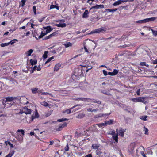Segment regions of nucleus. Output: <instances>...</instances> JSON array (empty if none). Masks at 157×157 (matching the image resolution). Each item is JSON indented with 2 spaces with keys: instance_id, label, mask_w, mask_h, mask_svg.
I'll use <instances>...</instances> for the list:
<instances>
[{
  "instance_id": "obj_53",
  "label": "nucleus",
  "mask_w": 157,
  "mask_h": 157,
  "mask_svg": "<svg viewBox=\"0 0 157 157\" xmlns=\"http://www.w3.org/2000/svg\"><path fill=\"white\" fill-rule=\"evenodd\" d=\"M84 115L83 114H79L78 115V118H82L84 117Z\"/></svg>"
},
{
  "instance_id": "obj_30",
  "label": "nucleus",
  "mask_w": 157,
  "mask_h": 157,
  "mask_svg": "<svg viewBox=\"0 0 157 157\" xmlns=\"http://www.w3.org/2000/svg\"><path fill=\"white\" fill-rule=\"evenodd\" d=\"M78 105V104L77 105H75L72 108H71L70 109H67L65 111V112H66L67 113V114H70L71 113V109H73V108L75 107L76 106H77L78 105Z\"/></svg>"
},
{
  "instance_id": "obj_59",
  "label": "nucleus",
  "mask_w": 157,
  "mask_h": 157,
  "mask_svg": "<svg viewBox=\"0 0 157 157\" xmlns=\"http://www.w3.org/2000/svg\"><path fill=\"white\" fill-rule=\"evenodd\" d=\"M36 68H37L36 66H34L33 68L32 71V73H33V72L34 71H35L36 70Z\"/></svg>"
},
{
  "instance_id": "obj_26",
  "label": "nucleus",
  "mask_w": 157,
  "mask_h": 157,
  "mask_svg": "<svg viewBox=\"0 0 157 157\" xmlns=\"http://www.w3.org/2000/svg\"><path fill=\"white\" fill-rule=\"evenodd\" d=\"M107 12H112L114 13V12L116 11L117 10V9H107L105 10Z\"/></svg>"
},
{
  "instance_id": "obj_2",
  "label": "nucleus",
  "mask_w": 157,
  "mask_h": 157,
  "mask_svg": "<svg viewBox=\"0 0 157 157\" xmlns=\"http://www.w3.org/2000/svg\"><path fill=\"white\" fill-rule=\"evenodd\" d=\"M156 19V17H152L149 18H146L141 20H138L136 21L137 23L141 24L145 23L147 22L155 20Z\"/></svg>"
},
{
  "instance_id": "obj_55",
  "label": "nucleus",
  "mask_w": 157,
  "mask_h": 157,
  "mask_svg": "<svg viewBox=\"0 0 157 157\" xmlns=\"http://www.w3.org/2000/svg\"><path fill=\"white\" fill-rule=\"evenodd\" d=\"M103 72L105 76L107 75L108 74L107 71L105 70H103Z\"/></svg>"
},
{
  "instance_id": "obj_46",
  "label": "nucleus",
  "mask_w": 157,
  "mask_h": 157,
  "mask_svg": "<svg viewBox=\"0 0 157 157\" xmlns=\"http://www.w3.org/2000/svg\"><path fill=\"white\" fill-rule=\"evenodd\" d=\"M113 74L114 75H115L116 74H117L118 73V71L117 70L114 69V70L113 71Z\"/></svg>"
},
{
  "instance_id": "obj_17",
  "label": "nucleus",
  "mask_w": 157,
  "mask_h": 157,
  "mask_svg": "<svg viewBox=\"0 0 157 157\" xmlns=\"http://www.w3.org/2000/svg\"><path fill=\"white\" fill-rule=\"evenodd\" d=\"M89 12L87 10H85L82 15V17L83 18H86L88 17Z\"/></svg>"
},
{
  "instance_id": "obj_54",
  "label": "nucleus",
  "mask_w": 157,
  "mask_h": 157,
  "mask_svg": "<svg viewBox=\"0 0 157 157\" xmlns=\"http://www.w3.org/2000/svg\"><path fill=\"white\" fill-rule=\"evenodd\" d=\"M84 48L85 49V51L87 52V53H89V52L88 50L87 49V48L86 47V46L84 44Z\"/></svg>"
},
{
  "instance_id": "obj_49",
  "label": "nucleus",
  "mask_w": 157,
  "mask_h": 157,
  "mask_svg": "<svg viewBox=\"0 0 157 157\" xmlns=\"http://www.w3.org/2000/svg\"><path fill=\"white\" fill-rule=\"evenodd\" d=\"M69 149V147L68 146V145L67 143V145L64 148V150L65 151H68Z\"/></svg>"
},
{
  "instance_id": "obj_32",
  "label": "nucleus",
  "mask_w": 157,
  "mask_h": 157,
  "mask_svg": "<svg viewBox=\"0 0 157 157\" xmlns=\"http://www.w3.org/2000/svg\"><path fill=\"white\" fill-rule=\"evenodd\" d=\"M54 8H56L57 10H59V6H58L54 5H51L50 6V9H52Z\"/></svg>"
},
{
  "instance_id": "obj_18",
  "label": "nucleus",
  "mask_w": 157,
  "mask_h": 157,
  "mask_svg": "<svg viewBox=\"0 0 157 157\" xmlns=\"http://www.w3.org/2000/svg\"><path fill=\"white\" fill-rule=\"evenodd\" d=\"M95 153L96 155L100 157L102 153L101 150L100 148H98L96 149Z\"/></svg>"
},
{
  "instance_id": "obj_40",
  "label": "nucleus",
  "mask_w": 157,
  "mask_h": 157,
  "mask_svg": "<svg viewBox=\"0 0 157 157\" xmlns=\"http://www.w3.org/2000/svg\"><path fill=\"white\" fill-rule=\"evenodd\" d=\"M140 65L141 66H145L147 67L149 66V65L147 64L145 62H141L140 63Z\"/></svg>"
},
{
  "instance_id": "obj_58",
  "label": "nucleus",
  "mask_w": 157,
  "mask_h": 157,
  "mask_svg": "<svg viewBox=\"0 0 157 157\" xmlns=\"http://www.w3.org/2000/svg\"><path fill=\"white\" fill-rule=\"evenodd\" d=\"M87 111L88 112H93V109L92 108H90L87 109Z\"/></svg>"
},
{
  "instance_id": "obj_7",
  "label": "nucleus",
  "mask_w": 157,
  "mask_h": 157,
  "mask_svg": "<svg viewBox=\"0 0 157 157\" xmlns=\"http://www.w3.org/2000/svg\"><path fill=\"white\" fill-rule=\"evenodd\" d=\"M75 100L76 101L81 100L84 101H86L87 102H90L91 99L85 98H78L75 99Z\"/></svg>"
},
{
  "instance_id": "obj_37",
  "label": "nucleus",
  "mask_w": 157,
  "mask_h": 157,
  "mask_svg": "<svg viewBox=\"0 0 157 157\" xmlns=\"http://www.w3.org/2000/svg\"><path fill=\"white\" fill-rule=\"evenodd\" d=\"M68 120V119L63 118L61 119H58L57 121L59 122H61L63 121H67Z\"/></svg>"
},
{
  "instance_id": "obj_36",
  "label": "nucleus",
  "mask_w": 157,
  "mask_h": 157,
  "mask_svg": "<svg viewBox=\"0 0 157 157\" xmlns=\"http://www.w3.org/2000/svg\"><path fill=\"white\" fill-rule=\"evenodd\" d=\"M16 41H18V40L17 39H13L10 42H8V43H9V45L10 44H11V45H12L14 43L16 42Z\"/></svg>"
},
{
  "instance_id": "obj_19",
  "label": "nucleus",
  "mask_w": 157,
  "mask_h": 157,
  "mask_svg": "<svg viewBox=\"0 0 157 157\" xmlns=\"http://www.w3.org/2000/svg\"><path fill=\"white\" fill-rule=\"evenodd\" d=\"M61 66V65L60 63L56 64L54 67V71H57Z\"/></svg>"
},
{
  "instance_id": "obj_42",
  "label": "nucleus",
  "mask_w": 157,
  "mask_h": 157,
  "mask_svg": "<svg viewBox=\"0 0 157 157\" xmlns=\"http://www.w3.org/2000/svg\"><path fill=\"white\" fill-rule=\"evenodd\" d=\"M54 59V56H52L51 57L49 58L45 62V64H46L50 62L52 59Z\"/></svg>"
},
{
  "instance_id": "obj_60",
  "label": "nucleus",
  "mask_w": 157,
  "mask_h": 157,
  "mask_svg": "<svg viewBox=\"0 0 157 157\" xmlns=\"http://www.w3.org/2000/svg\"><path fill=\"white\" fill-rule=\"evenodd\" d=\"M84 157H93L91 154H89L86 155Z\"/></svg>"
},
{
  "instance_id": "obj_43",
  "label": "nucleus",
  "mask_w": 157,
  "mask_h": 157,
  "mask_svg": "<svg viewBox=\"0 0 157 157\" xmlns=\"http://www.w3.org/2000/svg\"><path fill=\"white\" fill-rule=\"evenodd\" d=\"M102 93L104 94L107 95H111L110 94L109 92H107L106 91L103 90Z\"/></svg>"
},
{
  "instance_id": "obj_27",
  "label": "nucleus",
  "mask_w": 157,
  "mask_h": 157,
  "mask_svg": "<svg viewBox=\"0 0 157 157\" xmlns=\"http://www.w3.org/2000/svg\"><path fill=\"white\" fill-rule=\"evenodd\" d=\"M90 102H91L97 103L98 104H101V102L100 101H97L94 99H91Z\"/></svg>"
},
{
  "instance_id": "obj_33",
  "label": "nucleus",
  "mask_w": 157,
  "mask_h": 157,
  "mask_svg": "<svg viewBox=\"0 0 157 157\" xmlns=\"http://www.w3.org/2000/svg\"><path fill=\"white\" fill-rule=\"evenodd\" d=\"M121 0H119L117 1H116L113 4V6H115L117 5H118L120 4L121 3Z\"/></svg>"
},
{
  "instance_id": "obj_14",
  "label": "nucleus",
  "mask_w": 157,
  "mask_h": 157,
  "mask_svg": "<svg viewBox=\"0 0 157 157\" xmlns=\"http://www.w3.org/2000/svg\"><path fill=\"white\" fill-rule=\"evenodd\" d=\"M32 92L33 94H35L36 93H40V90H38V88H33L31 89Z\"/></svg>"
},
{
  "instance_id": "obj_41",
  "label": "nucleus",
  "mask_w": 157,
  "mask_h": 157,
  "mask_svg": "<svg viewBox=\"0 0 157 157\" xmlns=\"http://www.w3.org/2000/svg\"><path fill=\"white\" fill-rule=\"evenodd\" d=\"M48 53V52L47 51H45L44 52V54L43 55V57L44 59H46L48 55L47 54Z\"/></svg>"
},
{
  "instance_id": "obj_61",
  "label": "nucleus",
  "mask_w": 157,
  "mask_h": 157,
  "mask_svg": "<svg viewBox=\"0 0 157 157\" xmlns=\"http://www.w3.org/2000/svg\"><path fill=\"white\" fill-rule=\"evenodd\" d=\"M51 114V113L50 112H49L46 114L45 116L46 117H47L49 116Z\"/></svg>"
},
{
  "instance_id": "obj_24",
  "label": "nucleus",
  "mask_w": 157,
  "mask_h": 157,
  "mask_svg": "<svg viewBox=\"0 0 157 157\" xmlns=\"http://www.w3.org/2000/svg\"><path fill=\"white\" fill-rule=\"evenodd\" d=\"M14 150H11L10 152L5 157H11L14 154Z\"/></svg>"
},
{
  "instance_id": "obj_10",
  "label": "nucleus",
  "mask_w": 157,
  "mask_h": 157,
  "mask_svg": "<svg viewBox=\"0 0 157 157\" xmlns=\"http://www.w3.org/2000/svg\"><path fill=\"white\" fill-rule=\"evenodd\" d=\"M16 98H17L15 97H7L6 98V101L12 102Z\"/></svg>"
},
{
  "instance_id": "obj_8",
  "label": "nucleus",
  "mask_w": 157,
  "mask_h": 157,
  "mask_svg": "<svg viewBox=\"0 0 157 157\" xmlns=\"http://www.w3.org/2000/svg\"><path fill=\"white\" fill-rule=\"evenodd\" d=\"M104 8V6L103 5H96L95 6H92L90 10H91L93 9H97L99 8Z\"/></svg>"
},
{
  "instance_id": "obj_22",
  "label": "nucleus",
  "mask_w": 157,
  "mask_h": 157,
  "mask_svg": "<svg viewBox=\"0 0 157 157\" xmlns=\"http://www.w3.org/2000/svg\"><path fill=\"white\" fill-rule=\"evenodd\" d=\"M138 102H142L144 103L145 101V99L144 97H138Z\"/></svg>"
},
{
  "instance_id": "obj_29",
  "label": "nucleus",
  "mask_w": 157,
  "mask_h": 157,
  "mask_svg": "<svg viewBox=\"0 0 157 157\" xmlns=\"http://www.w3.org/2000/svg\"><path fill=\"white\" fill-rule=\"evenodd\" d=\"M63 45L65 46V48H67L69 47H71L72 45V44L70 42H68L66 43H64Z\"/></svg>"
},
{
  "instance_id": "obj_48",
  "label": "nucleus",
  "mask_w": 157,
  "mask_h": 157,
  "mask_svg": "<svg viewBox=\"0 0 157 157\" xmlns=\"http://www.w3.org/2000/svg\"><path fill=\"white\" fill-rule=\"evenodd\" d=\"M25 2H26V0H21V6L22 7H23L24 6Z\"/></svg>"
},
{
  "instance_id": "obj_56",
  "label": "nucleus",
  "mask_w": 157,
  "mask_h": 157,
  "mask_svg": "<svg viewBox=\"0 0 157 157\" xmlns=\"http://www.w3.org/2000/svg\"><path fill=\"white\" fill-rule=\"evenodd\" d=\"M23 113H25L24 112L23 109H22V110H20V111L18 114H21Z\"/></svg>"
},
{
  "instance_id": "obj_6",
  "label": "nucleus",
  "mask_w": 157,
  "mask_h": 157,
  "mask_svg": "<svg viewBox=\"0 0 157 157\" xmlns=\"http://www.w3.org/2000/svg\"><path fill=\"white\" fill-rule=\"evenodd\" d=\"M57 32H55L52 33L50 34V35H48V36H46L45 37L44 39L43 40H47L48 39H49L52 37H53V36H56V35L57 34Z\"/></svg>"
},
{
  "instance_id": "obj_62",
  "label": "nucleus",
  "mask_w": 157,
  "mask_h": 157,
  "mask_svg": "<svg viewBox=\"0 0 157 157\" xmlns=\"http://www.w3.org/2000/svg\"><path fill=\"white\" fill-rule=\"evenodd\" d=\"M41 94L42 95H46L47 94H49V95L51 94H49L48 92H43V93H42Z\"/></svg>"
},
{
  "instance_id": "obj_16",
  "label": "nucleus",
  "mask_w": 157,
  "mask_h": 157,
  "mask_svg": "<svg viewBox=\"0 0 157 157\" xmlns=\"http://www.w3.org/2000/svg\"><path fill=\"white\" fill-rule=\"evenodd\" d=\"M100 144L98 143H95L92 145V147L93 149H97L100 147Z\"/></svg>"
},
{
  "instance_id": "obj_34",
  "label": "nucleus",
  "mask_w": 157,
  "mask_h": 157,
  "mask_svg": "<svg viewBox=\"0 0 157 157\" xmlns=\"http://www.w3.org/2000/svg\"><path fill=\"white\" fill-rule=\"evenodd\" d=\"M96 125L99 127H102L103 126H106V124H105V122L104 123L97 124Z\"/></svg>"
},
{
  "instance_id": "obj_5",
  "label": "nucleus",
  "mask_w": 157,
  "mask_h": 157,
  "mask_svg": "<svg viewBox=\"0 0 157 157\" xmlns=\"http://www.w3.org/2000/svg\"><path fill=\"white\" fill-rule=\"evenodd\" d=\"M67 123L64 122L63 124H60L58 127L56 128V130L58 131H61L63 128L67 126Z\"/></svg>"
},
{
  "instance_id": "obj_21",
  "label": "nucleus",
  "mask_w": 157,
  "mask_h": 157,
  "mask_svg": "<svg viewBox=\"0 0 157 157\" xmlns=\"http://www.w3.org/2000/svg\"><path fill=\"white\" fill-rule=\"evenodd\" d=\"M55 25L58 27H61L62 28L65 27H66L67 25L66 23H59L58 24H56Z\"/></svg>"
},
{
  "instance_id": "obj_39",
  "label": "nucleus",
  "mask_w": 157,
  "mask_h": 157,
  "mask_svg": "<svg viewBox=\"0 0 157 157\" xmlns=\"http://www.w3.org/2000/svg\"><path fill=\"white\" fill-rule=\"evenodd\" d=\"M9 45V43H1L0 44V46L1 47H3L6 46H7Z\"/></svg>"
},
{
  "instance_id": "obj_63",
  "label": "nucleus",
  "mask_w": 157,
  "mask_h": 157,
  "mask_svg": "<svg viewBox=\"0 0 157 157\" xmlns=\"http://www.w3.org/2000/svg\"><path fill=\"white\" fill-rule=\"evenodd\" d=\"M136 93L138 95H140V89H138L136 91Z\"/></svg>"
},
{
  "instance_id": "obj_52",
  "label": "nucleus",
  "mask_w": 157,
  "mask_h": 157,
  "mask_svg": "<svg viewBox=\"0 0 157 157\" xmlns=\"http://www.w3.org/2000/svg\"><path fill=\"white\" fill-rule=\"evenodd\" d=\"M147 116H142V118H141V119L143 120L144 121H146V118H147Z\"/></svg>"
},
{
  "instance_id": "obj_47",
  "label": "nucleus",
  "mask_w": 157,
  "mask_h": 157,
  "mask_svg": "<svg viewBox=\"0 0 157 157\" xmlns=\"http://www.w3.org/2000/svg\"><path fill=\"white\" fill-rule=\"evenodd\" d=\"M33 9L34 14L35 15L36 14V6H33Z\"/></svg>"
},
{
  "instance_id": "obj_9",
  "label": "nucleus",
  "mask_w": 157,
  "mask_h": 157,
  "mask_svg": "<svg viewBox=\"0 0 157 157\" xmlns=\"http://www.w3.org/2000/svg\"><path fill=\"white\" fill-rule=\"evenodd\" d=\"M23 109L25 113L26 114H30L32 111L31 109H29L26 106L24 107L23 108Z\"/></svg>"
},
{
  "instance_id": "obj_4",
  "label": "nucleus",
  "mask_w": 157,
  "mask_h": 157,
  "mask_svg": "<svg viewBox=\"0 0 157 157\" xmlns=\"http://www.w3.org/2000/svg\"><path fill=\"white\" fill-rule=\"evenodd\" d=\"M106 31V28L105 27H101L99 28L96 29L94 30H93L91 32L90 34L94 33H99L101 32H105Z\"/></svg>"
},
{
  "instance_id": "obj_51",
  "label": "nucleus",
  "mask_w": 157,
  "mask_h": 157,
  "mask_svg": "<svg viewBox=\"0 0 157 157\" xmlns=\"http://www.w3.org/2000/svg\"><path fill=\"white\" fill-rule=\"evenodd\" d=\"M132 101L134 102H138V97L133 98Z\"/></svg>"
},
{
  "instance_id": "obj_57",
  "label": "nucleus",
  "mask_w": 157,
  "mask_h": 157,
  "mask_svg": "<svg viewBox=\"0 0 157 157\" xmlns=\"http://www.w3.org/2000/svg\"><path fill=\"white\" fill-rule=\"evenodd\" d=\"M8 144L9 146L10 147H14L13 144L11 143L10 142H8Z\"/></svg>"
},
{
  "instance_id": "obj_35",
  "label": "nucleus",
  "mask_w": 157,
  "mask_h": 157,
  "mask_svg": "<svg viewBox=\"0 0 157 157\" xmlns=\"http://www.w3.org/2000/svg\"><path fill=\"white\" fill-rule=\"evenodd\" d=\"M84 67H85V68H84V69L82 68V69L83 70H82L83 73H85V71H86V72H88L89 71V70L91 69L92 68V67H91L90 69H87V67L86 66H84Z\"/></svg>"
},
{
  "instance_id": "obj_3",
  "label": "nucleus",
  "mask_w": 157,
  "mask_h": 157,
  "mask_svg": "<svg viewBox=\"0 0 157 157\" xmlns=\"http://www.w3.org/2000/svg\"><path fill=\"white\" fill-rule=\"evenodd\" d=\"M125 131V129H124L120 127L119 129H117L116 132L117 133L118 135L122 137H123L124 136V132Z\"/></svg>"
},
{
  "instance_id": "obj_28",
  "label": "nucleus",
  "mask_w": 157,
  "mask_h": 157,
  "mask_svg": "<svg viewBox=\"0 0 157 157\" xmlns=\"http://www.w3.org/2000/svg\"><path fill=\"white\" fill-rule=\"evenodd\" d=\"M33 52V50L32 49H30L26 52V54L27 56H31V54Z\"/></svg>"
},
{
  "instance_id": "obj_64",
  "label": "nucleus",
  "mask_w": 157,
  "mask_h": 157,
  "mask_svg": "<svg viewBox=\"0 0 157 157\" xmlns=\"http://www.w3.org/2000/svg\"><path fill=\"white\" fill-rule=\"evenodd\" d=\"M153 63L154 64H157V59H156L153 61Z\"/></svg>"
},
{
  "instance_id": "obj_44",
  "label": "nucleus",
  "mask_w": 157,
  "mask_h": 157,
  "mask_svg": "<svg viewBox=\"0 0 157 157\" xmlns=\"http://www.w3.org/2000/svg\"><path fill=\"white\" fill-rule=\"evenodd\" d=\"M151 31L153 35L155 36L157 35V31H155L153 29H151Z\"/></svg>"
},
{
  "instance_id": "obj_25",
  "label": "nucleus",
  "mask_w": 157,
  "mask_h": 157,
  "mask_svg": "<svg viewBox=\"0 0 157 157\" xmlns=\"http://www.w3.org/2000/svg\"><path fill=\"white\" fill-rule=\"evenodd\" d=\"M40 104L45 107H48L50 108V105L48 104L45 101L41 102Z\"/></svg>"
},
{
  "instance_id": "obj_23",
  "label": "nucleus",
  "mask_w": 157,
  "mask_h": 157,
  "mask_svg": "<svg viewBox=\"0 0 157 157\" xmlns=\"http://www.w3.org/2000/svg\"><path fill=\"white\" fill-rule=\"evenodd\" d=\"M36 112L35 113L34 115L33 114L32 116V118L33 119L35 118H38L39 117V115L37 111L36 110Z\"/></svg>"
},
{
  "instance_id": "obj_50",
  "label": "nucleus",
  "mask_w": 157,
  "mask_h": 157,
  "mask_svg": "<svg viewBox=\"0 0 157 157\" xmlns=\"http://www.w3.org/2000/svg\"><path fill=\"white\" fill-rule=\"evenodd\" d=\"M144 130L145 131V133L144 134H148V129L147 128H145V127H144Z\"/></svg>"
},
{
  "instance_id": "obj_45",
  "label": "nucleus",
  "mask_w": 157,
  "mask_h": 157,
  "mask_svg": "<svg viewBox=\"0 0 157 157\" xmlns=\"http://www.w3.org/2000/svg\"><path fill=\"white\" fill-rule=\"evenodd\" d=\"M110 134L112 135V136L113 135H115L117 134V133H116V132L114 130L112 131L110 133H109Z\"/></svg>"
},
{
  "instance_id": "obj_15",
  "label": "nucleus",
  "mask_w": 157,
  "mask_h": 157,
  "mask_svg": "<svg viewBox=\"0 0 157 157\" xmlns=\"http://www.w3.org/2000/svg\"><path fill=\"white\" fill-rule=\"evenodd\" d=\"M110 113L109 114H99L97 115V117L98 118L99 117H104L105 118L106 117H108L109 116V115Z\"/></svg>"
},
{
  "instance_id": "obj_13",
  "label": "nucleus",
  "mask_w": 157,
  "mask_h": 157,
  "mask_svg": "<svg viewBox=\"0 0 157 157\" xmlns=\"http://www.w3.org/2000/svg\"><path fill=\"white\" fill-rule=\"evenodd\" d=\"M44 29H46V33L47 34L49 33L52 30V29L50 26H48L44 28Z\"/></svg>"
},
{
  "instance_id": "obj_31",
  "label": "nucleus",
  "mask_w": 157,
  "mask_h": 157,
  "mask_svg": "<svg viewBox=\"0 0 157 157\" xmlns=\"http://www.w3.org/2000/svg\"><path fill=\"white\" fill-rule=\"evenodd\" d=\"M30 63L32 65L36 64L37 63V60L36 59L32 60L31 59L30 60Z\"/></svg>"
},
{
  "instance_id": "obj_20",
  "label": "nucleus",
  "mask_w": 157,
  "mask_h": 157,
  "mask_svg": "<svg viewBox=\"0 0 157 157\" xmlns=\"http://www.w3.org/2000/svg\"><path fill=\"white\" fill-rule=\"evenodd\" d=\"M113 120L110 119L109 121H105V122L106 124V126L108 125H110L113 124Z\"/></svg>"
},
{
  "instance_id": "obj_12",
  "label": "nucleus",
  "mask_w": 157,
  "mask_h": 157,
  "mask_svg": "<svg viewBox=\"0 0 157 157\" xmlns=\"http://www.w3.org/2000/svg\"><path fill=\"white\" fill-rule=\"evenodd\" d=\"M118 134L117 133L116 135L112 136L113 139L115 141V142H114V143H117L118 142Z\"/></svg>"
},
{
  "instance_id": "obj_1",
  "label": "nucleus",
  "mask_w": 157,
  "mask_h": 157,
  "mask_svg": "<svg viewBox=\"0 0 157 157\" xmlns=\"http://www.w3.org/2000/svg\"><path fill=\"white\" fill-rule=\"evenodd\" d=\"M78 72H76V71H75V74H73L71 75V78L73 81H76L77 80H79L80 78L82 77V76H84V74L82 70H83V69H78Z\"/></svg>"
},
{
  "instance_id": "obj_11",
  "label": "nucleus",
  "mask_w": 157,
  "mask_h": 157,
  "mask_svg": "<svg viewBox=\"0 0 157 157\" xmlns=\"http://www.w3.org/2000/svg\"><path fill=\"white\" fill-rule=\"evenodd\" d=\"M47 34L46 33H44L43 31L41 32V34L39 35L38 34H37L36 37H35L36 39H40L42 38L44 36Z\"/></svg>"
},
{
  "instance_id": "obj_38",
  "label": "nucleus",
  "mask_w": 157,
  "mask_h": 157,
  "mask_svg": "<svg viewBox=\"0 0 157 157\" xmlns=\"http://www.w3.org/2000/svg\"><path fill=\"white\" fill-rule=\"evenodd\" d=\"M17 132H21L22 136L25 135V131L23 129H18L17 130Z\"/></svg>"
}]
</instances>
